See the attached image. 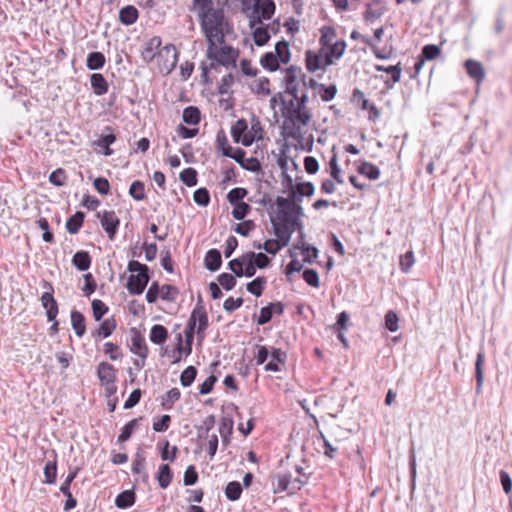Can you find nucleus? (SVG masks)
Here are the masks:
<instances>
[{"label": "nucleus", "instance_id": "f257e3e1", "mask_svg": "<svg viewBox=\"0 0 512 512\" xmlns=\"http://www.w3.org/2000/svg\"><path fill=\"white\" fill-rule=\"evenodd\" d=\"M202 31L207 39L206 56L211 60L209 66L202 64V77L206 78L210 69H216L218 65L225 67H235L236 59L239 56L238 50L231 46H219L224 44L225 35L223 32V22L221 20V13L217 11H210L204 14L203 18H199Z\"/></svg>", "mask_w": 512, "mask_h": 512}, {"label": "nucleus", "instance_id": "f03ea898", "mask_svg": "<svg viewBox=\"0 0 512 512\" xmlns=\"http://www.w3.org/2000/svg\"><path fill=\"white\" fill-rule=\"evenodd\" d=\"M281 115L283 122L281 134L285 139H293L299 145L305 140V128L313 118L310 109L294 105V100L282 101Z\"/></svg>", "mask_w": 512, "mask_h": 512}, {"label": "nucleus", "instance_id": "7ed1b4c3", "mask_svg": "<svg viewBox=\"0 0 512 512\" xmlns=\"http://www.w3.org/2000/svg\"><path fill=\"white\" fill-rule=\"evenodd\" d=\"M244 4H252L253 11L249 16V25L254 28L262 23V19H270L275 12L273 0H243Z\"/></svg>", "mask_w": 512, "mask_h": 512}, {"label": "nucleus", "instance_id": "20e7f679", "mask_svg": "<svg viewBox=\"0 0 512 512\" xmlns=\"http://www.w3.org/2000/svg\"><path fill=\"white\" fill-rule=\"evenodd\" d=\"M178 51L173 44H167L162 47L155 58L159 71L164 74H170L177 65Z\"/></svg>", "mask_w": 512, "mask_h": 512}, {"label": "nucleus", "instance_id": "39448f33", "mask_svg": "<svg viewBox=\"0 0 512 512\" xmlns=\"http://www.w3.org/2000/svg\"><path fill=\"white\" fill-rule=\"evenodd\" d=\"M332 64L333 59L328 55L325 48H321L316 53L311 50L306 52V67L310 72H316L317 70L324 72L326 68Z\"/></svg>", "mask_w": 512, "mask_h": 512}, {"label": "nucleus", "instance_id": "423d86ee", "mask_svg": "<svg viewBox=\"0 0 512 512\" xmlns=\"http://www.w3.org/2000/svg\"><path fill=\"white\" fill-rule=\"evenodd\" d=\"M271 224L274 234L279 239L282 246L289 244L291 236L295 231V225H298V230H301V221L297 218L289 222H278L277 219H271Z\"/></svg>", "mask_w": 512, "mask_h": 512}, {"label": "nucleus", "instance_id": "0eeeda50", "mask_svg": "<svg viewBox=\"0 0 512 512\" xmlns=\"http://www.w3.org/2000/svg\"><path fill=\"white\" fill-rule=\"evenodd\" d=\"M97 375L104 386L108 396L114 394L117 390L115 385L116 382V370L108 362H101L97 367Z\"/></svg>", "mask_w": 512, "mask_h": 512}, {"label": "nucleus", "instance_id": "6e6552de", "mask_svg": "<svg viewBox=\"0 0 512 512\" xmlns=\"http://www.w3.org/2000/svg\"><path fill=\"white\" fill-rule=\"evenodd\" d=\"M42 286L46 291L42 294L40 301L43 308L46 310L47 320L52 321L57 317L59 312L58 303L53 295L54 288L53 285L46 280L43 281Z\"/></svg>", "mask_w": 512, "mask_h": 512}, {"label": "nucleus", "instance_id": "1a4fd4ad", "mask_svg": "<svg viewBox=\"0 0 512 512\" xmlns=\"http://www.w3.org/2000/svg\"><path fill=\"white\" fill-rule=\"evenodd\" d=\"M227 4V0H193L192 9L197 13L198 18H203L204 14L210 11L221 13V20H224L223 7Z\"/></svg>", "mask_w": 512, "mask_h": 512}, {"label": "nucleus", "instance_id": "9d476101", "mask_svg": "<svg viewBox=\"0 0 512 512\" xmlns=\"http://www.w3.org/2000/svg\"><path fill=\"white\" fill-rule=\"evenodd\" d=\"M299 78H301L303 85L306 86V76L302 74L301 68L296 66H290L285 70L284 83L286 85V92L292 97H296L297 91L299 90Z\"/></svg>", "mask_w": 512, "mask_h": 512}, {"label": "nucleus", "instance_id": "9b49d317", "mask_svg": "<svg viewBox=\"0 0 512 512\" xmlns=\"http://www.w3.org/2000/svg\"><path fill=\"white\" fill-rule=\"evenodd\" d=\"M248 129V125L245 119H239L236 123L231 127V135L233 140L236 143L241 142L244 146H250L254 138L250 134H247L246 131Z\"/></svg>", "mask_w": 512, "mask_h": 512}, {"label": "nucleus", "instance_id": "f8f14e48", "mask_svg": "<svg viewBox=\"0 0 512 512\" xmlns=\"http://www.w3.org/2000/svg\"><path fill=\"white\" fill-rule=\"evenodd\" d=\"M149 274H131L127 280V290L131 295H140L149 282Z\"/></svg>", "mask_w": 512, "mask_h": 512}, {"label": "nucleus", "instance_id": "ddd939ff", "mask_svg": "<svg viewBox=\"0 0 512 512\" xmlns=\"http://www.w3.org/2000/svg\"><path fill=\"white\" fill-rule=\"evenodd\" d=\"M161 45L162 39L159 36H154L149 39L141 51V56L144 62L151 63L154 61L160 49L162 48Z\"/></svg>", "mask_w": 512, "mask_h": 512}, {"label": "nucleus", "instance_id": "4468645a", "mask_svg": "<svg viewBox=\"0 0 512 512\" xmlns=\"http://www.w3.org/2000/svg\"><path fill=\"white\" fill-rule=\"evenodd\" d=\"M131 333L132 337L130 351L140 358L146 359L148 356V347L145 338L136 328H132Z\"/></svg>", "mask_w": 512, "mask_h": 512}, {"label": "nucleus", "instance_id": "2eb2a0df", "mask_svg": "<svg viewBox=\"0 0 512 512\" xmlns=\"http://www.w3.org/2000/svg\"><path fill=\"white\" fill-rule=\"evenodd\" d=\"M120 224L119 218L114 211H104L101 217V226L112 240Z\"/></svg>", "mask_w": 512, "mask_h": 512}, {"label": "nucleus", "instance_id": "dca6fc26", "mask_svg": "<svg viewBox=\"0 0 512 512\" xmlns=\"http://www.w3.org/2000/svg\"><path fill=\"white\" fill-rule=\"evenodd\" d=\"M465 68L467 74L474 79L478 84L483 81L485 71L482 64L478 61L469 59L465 61Z\"/></svg>", "mask_w": 512, "mask_h": 512}, {"label": "nucleus", "instance_id": "f3484780", "mask_svg": "<svg viewBox=\"0 0 512 512\" xmlns=\"http://www.w3.org/2000/svg\"><path fill=\"white\" fill-rule=\"evenodd\" d=\"M116 320L114 318L105 319L99 327L92 332V336L94 338H107L109 337L113 331L116 329Z\"/></svg>", "mask_w": 512, "mask_h": 512}, {"label": "nucleus", "instance_id": "a211bd4d", "mask_svg": "<svg viewBox=\"0 0 512 512\" xmlns=\"http://www.w3.org/2000/svg\"><path fill=\"white\" fill-rule=\"evenodd\" d=\"M139 17V13L136 7L127 5L119 11V20L124 25L134 24Z\"/></svg>", "mask_w": 512, "mask_h": 512}, {"label": "nucleus", "instance_id": "6ab92c4d", "mask_svg": "<svg viewBox=\"0 0 512 512\" xmlns=\"http://www.w3.org/2000/svg\"><path fill=\"white\" fill-rule=\"evenodd\" d=\"M205 267L210 271H217L222 264L221 253L217 249H210L204 259Z\"/></svg>", "mask_w": 512, "mask_h": 512}, {"label": "nucleus", "instance_id": "aec40b11", "mask_svg": "<svg viewBox=\"0 0 512 512\" xmlns=\"http://www.w3.org/2000/svg\"><path fill=\"white\" fill-rule=\"evenodd\" d=\"M93 92L98 95H104L108 92V83L104 76L100 73H94L90 77Z\"/></svg>", "mask_w": 512, "mask_h": 512}, {"label": "nucleus", "instance_id": "412c9836", "mask_svg": "<svg viewBox=\"0 0 512 512\" xmlns=\"http://www.w3.org/2000/svg\"><path fill=\"white\" fill-rule=\"evenodd\" d=\"M485 361L484 352L481 350L477 353V358L475 362V377H476V393L479 394L481 392L482 384L484 381L483 375V364Z\"/></svg>", "mask_w": 512, "mask_h": 512}, {"label": "nucleus", "instance_id": "4be33fe9", "mask_svg": "<svg viewBox=\"0 0 512 512\" xmlns=\"http://www.w3.org/2000/svg\"><path fill=\"white\" fill-rule=\"evenodd\" d=\"M71 324L78 337H82L86 332L85 318L83 314L77 310L71 312Z\"/></svg>", "mask_w": 512, "mask_h": 512}, {"label": "nucleus", "instance_id": "5701e85b", "mask_svg": "<svg viewBox=\"0 0 512 512\" xmlns=\"http://www.w3.org/2000/svg\"><path fill=\"white\" fill-rule=\"evenodd\" d=\"M73 265L80 271H86L90 268L91 257L87 251H78L72 258Z\"/></svg>", "mask_w": 512, "mask_h": 512}, {"label": "nucleus", "instance_id": "b1692460", "mask_svg": "<svg viewBox=\"0 0 512 512\" xmlns=\"http://www.w3.org/2000/svg\"><path fill=\"white\" fill-rule=\"evenodd\" d=\"M173 474L168 464H162L159 466V470L156 474V479L159 486L163 489L167 488L172 482Z\"/></svg>", "mask_w": 512, "mask_h": 512}, {"label": "nucleus", "instance_id": "393cba45", "mask_svg": "<svg viewBox=\"0 0 512 512\" xmlns=\"http://www.w3.org/2000/svg\"><path fill=\"white\" fill-rule=\"evenodd\" d=\"M85 214L81 211L76 212L66 221V229L70 234H76L83 225Z\"/></svg>", "mask_w": 512, "mask_h": 512}, {"label": "nucleus", "instance_id": "a878e982", "mask_svg": "<svg viewBox=\"0 0 512 512\" xmlns=\"http://www.w3.org/2000/svg\"><path fill=\"white\" fill-rule=\"evenodd\" d=\"M193 313H194L197 323H198L197 333L198 334L204 333V331L208 327V316H207V312H206L204 306L198 304L194 308Z\"/></svg>", "mask_w": 512, "mask_h": 512}, {"label": "nucleus", "instance_id": "bb28decb", "mask_svg": "<svg viewBox=\"0 0 512 512\" xmlns=\"http://www.w3.org/2000/svg\"><path fill=\"white\" fill-rule=\"evenodd\" d=\"M168 338L167 329L160 324L152 326L150 330V341L154 344H163Z\"/></svg>", "mask_w": 512, "mask_h": 512}, {"label": "nucleus", "instance_id": "cd10ccee", "mask_svg": "<svg viewBox=\"0 0 512 512\" xmlns=\"http://www.w3.org/2000/svg\"><path fill=\"white\" fill-rule=\"evenodd\" d=\"M135 502V493L131 490L121 492L115 499L118 508L126 509L131 507Z\"/></svg>", "mask_w": 512, "mask_h": 512}, {"label": "nucleus", "instance_id": "c85d7f7f", "mask_svg": "<svg viewBox=\"0 0 512 512\" xmlns=\"http://www.w3.org/2000/svg\"><path fill=\"white\" fill-rule=\"evenodd\" d=\"M357 171L361 175H365L370 180H377L380 176V170L377 166L370 162H363L358 166Z\"/></svg>", "mask_w": 512, "mask_h": 512}, {"label": "nucleus", "instance_id": "c756f323", "mask_svg": "<svg viewBox=\"0 0 512 512\" xmlns=\"http://www.w3.org/2000/svg\"><path fill=\"white\" fill-rule=\"evenodd\" d=\"M272 361L265 365L266 371L278 372L280 370L278 363H284L286 354L280 349H273L271 352Z\"/></svg>", "mask_w": 512, "mask_h": 512}, {"label": "nucleus", "instance_id": "7c9ffc66", "mask_svg": "<svg viewBox=\"0 0 512 512\" xmlns=\"http://www.w3.org/2000/svg\"><path fill=\"white\" fill-rule=\"evenodd\" d=\"M105 64V56L101 52H91L87 56L86 65L89 70H99Z\"/></svg>", "mask_w": 512, "mask_h": 512}, {"label": "nucleus", "instance_id": "2f4dec72", "mask_svg": "<svg viewBox=\"0 0 512 512\" xmlns=\"http://www.w3.org/2000/svg\"><path fill=\"white\" fill-rule=\"evenodd\" d=\"M182 119L188 125H197L200 122V110L195 106H188L183 110Z\"/></svg>", "mask_w": 512, "mask_h": 512}, {"label": "nucleus", "instance_id": "473e14b6", "mask_svg": "<svg viewBox=\"0 0 512 512\" xmlns=\"http://www.w3.org/2000/svg\"><path fill=\"white\" fill-rule=\"evenodd\" d=\"M267 283V280L265 277H257L253 281L249 282L246 285L247 291L251 294L255 295L256 297H259L262 295V292L265 288V285Z\"/></svg>", "mask_w": 512, "mask_h": 512}, {"label": "nucleus", "instance_id": "72a5a7b5", "mask_svg": "<svg viewBox=\"0 0 512 512\" xmlns=\"http://www.w3.org/2000/svg\"><path fill=\"white\" fill-rule=\"evenodd\" d=\"M279 61L274 53L268 52L262 56L260 63L263 68L269 71H276L279 68Z\"/></svg>", "mask_w": 512, "mask_h": 512}, {"label": "nucleus", "instance_id": "f704fd0d", "mask_svg": "<svg viewBox=\"0 0 512 512\" xmlns=\"http://www.w3.org/2000/svg\"><path fill=\"white\" fill-rule=\"evenodd\" d=\"M181 393L178 388L170 389L163 397L161 405L165 409H171L176 401L180 399Z\"/></svg>", "mask_w": 512, "mask_h": 512}, {"label": "nucleus", "instance_id": "c9c22d12", "mask_svg": "<svg viewBox=\"0 0 512 512\" xmlns=\"http://www.w3.org/2000/svg\"><path fill=\"white\" fill-rule=\"evenodd\" d=\"M320 31V44L322 45V48L326 49L329 45L333 43V40L336 37V31L331 26H323Z\"/></svg>", "mask_w": 512, "mask_h": 512}, {"label": "nucleus", "instance_id": "e433bc0d", "mask_svg": "<svg viewBox=\"0 0 512 512\" xmlns=\"http://www.w3.org/2000/svg\"><path fill=\"white\" fill-rule=\"evenodd\" d=\"M57 476V462L56 460L48 461L44 467V483L54 484Z\"/></svg>", "mask_w": 512, "mask_h": 512}, {"label": "nucleus", "instance_id": "4c0bfd02", "mask_svg": "<svg viewBox=\"0 0 512 512\" xmlns=\"http://www.w3.org/2000/svg\"><path fill=\"white\" fill-rule=\"evenodd\" d=\"M179 295V290L177 287L170 285V284H164L161 286L160 290V297L162 300L174 302Z\"/></svg>", "mask_w": 512, "mask_h": 512}, {"label": "nucleus", "instance_id": "58836bf2", "mask_svg": "<svg viewBox=\"0 0 512 512\" xmlns=\"http://www.w3.org/2000/svg\"><path fill=\"white\" fill-rule=\"evenodd\" d=\"M129 195L136 201L145 199V186L142 181H134L129 188Z\"/></svg>", "mask_w": 512, "mask_h": 512}, {"label": "nucleus", "instance_id": "ea45409f", "mask_svg": "<svg viewBox=\"0 0 512 512\" xmlns=\"http://www.w3.org/2000/svg\"><path fill=\"white\" fill-rule=\"evenodd\" d=\"M242 493L241 484L237 481L229 482L225 488V495L230 501H236Z\"/></svg>", "mask_w": 512, "mask_h": 512}, {"label": "nucleus", "instance_id": "a19ab883", "mask_svg": "<svg viewBox=\"0 0 512 512\" xmlns=\"http://www.w3.org/2000/svg\"><path fill=\"white\" fill-rule=\"evenodd\" d=\"M243 257H244V267H243V272L244 273V276L246 277H252L255 275L256 273V265H255V261L253 259L254 257V252H247L245 254H243Z\"/></svg>", "mask_w": 512, "mask_h": 512}, {"label": "nucleus", "instance_id": "79ce46f5", "mask_svg": "<svg viewBox=\"0 0 512 512\" xmlns=\"http://www.w3.org/2000/svg\"><path fill=\"white\" fill-rule=\"evenodd\" d=\"M345 49H346V43L344 40L336 41L335 43H332L331 45H329L326 48L327 53L331 57V59L340 58L343 55V53L345 52Z\"/></svg>", "mask_w": 512, "mask_h": 512}, {"label": "nucleus", "instance_id": "37998d69", "mask_svg": "<svg viewBox=\"0 0 512 512\" xmlns=\"http://www.w3.org/2000/svg\"><path fill=\"white\" fill-rule=\"evenodd\" d=\"M248 194V191L242 187H236L229 191L227 194V200L231 205L241 203Z\"/></svg>", "mask_w": 512, "mask_h": 512}, {"label": "nucleus", "instance_id": "c03bdc74", "mask_svg": "<svg viewBox=\"0 0 512 512\" xmlns=\"http://www.w3.org/2000/svg\"><path fill=\"white\" fill-rule=\"evenodd\" d=\"M275 52L277 58L282 63H287L290 60V51H289V45L286 41H280L275 45Z\"/></svg>", "mask_w": 512, "mask_h": 512}, {"label": "nucleus", "instance_id": "a18cd8bd", "mask_svg": "<svg viewBox=\"0 0 512 512\" xmlns=\"http://www.w3.org/2000/svg\"><path fill=\"white\" fill-rule=\"evenodd\" d=\"M375 69L377 71H383L391 75V79L393 83L399 82L401 78V72L402 69L400 67V64L392 65V66H382V65H376Z\"/></svg>", "mask_w": 512, "mask_h": 512}, {"label": "nucleus", "instance_id": "49530a36", "mask_svg": "<svg viewBox=\"0 0 512 512\" xmlns=\"http://www.w3.org/2000/svg\"><path fill=\"white\" fill-rule=\"evenodd\" d=\"M180 180L188 187L197 184V172L194 168H186L180 173Z\"/></svg>", "mask_w": 512, "mask_h": 512}, {"label": "nucleus", "instance_id": "de8ad7c7", "mask_svg": "<svg viewBox=\"0 0 512 512\" xmlns=\"http://www.w3.org/2000/svg\"><path fill=\"white\" fill-rule=\"evenodd\" d=\"M197 370L194 366H188L180 375V382L183 387H189L195 380Z\"/></svg>", "mask_w": 512, "mask_h": 512}, {"label": "nucleus", "instance_id": "09e8293b", "mask_svg": "<svg viewBox=\"0 0 512 512\" xmlns=\"http://www.w3.org/2000/svg\"><path fill=\"white\" fill-rule=\"evenodd\" d=\"M329 166H330V175H331V177L338 184H342L343 183V179H342V176H341V168L338 165L337 154L335 152H333V155H332V157H331V159L329 161Z\"/></svg>", "mask_w": 512, "mask_h": 512}, {"label": "nucleus", "instance_id": "8fccbe9b", "mask_svg": "<svg viewBox=\"0 0 512 512\" xmlns=\"http://www.w3.org/2000/svg\"><path fill=\"white\" fill-rule=\"evenodd\" d=\"M253 39L257 46L265 45L270 39L267 27L255 28V30L253 31Z\"/></svg>", "mask_w": 512, "mask_h": 512}, {"label": "nucleus", "instance_id": "3c124183", "mask_svg": "<svg viewBox=\"0 0 512 512\" xmlns=\"http://www.w3.org/2000/svg\"><path fill=\"white\" fill-rule=\"evenodd\" d=\"M441 54V49L434 44L425 45L422 48L420 56L426 60H433Z\"/></svg>", "mask_w": 512, "mask_h": 512}, {"label": "nucleus", "instance_id": "603ef678", "mask_svg": "<svg viewBox=\"0 0 512 512\" xmlns=\"http://www.w3.org/2000/svg\"><path fill=\"white\" fill-rule=\"evenodd\" d=\"M233 206L232 215L236 220L244 219L251 211V206L245 202L237 203Z\"/></svg>", "mask_w": 512, "mask_h": 512}, {"label": "nucleus", "instance_id": "864d4df0", "mask_svg": "<svg viewBox=\"0 0 512 512\" xmlns=\"http://www.w3.org/2000/svg\"><path fill=\"white\" fill-rule=\"evenodd\" d=\"M138 421L139 419L137 418L132 419L123 427L120 435L118 436L119 442H125L131 437L134 429L138 426Z\"/></svg>", "mask_w": 512, "mask_h": 512}, {"label": "nucleus", "instance_id": "5fc2aeb1", "mask_svg": "<svg viewBox=\"0 0 512 512\" xmlns=\"http://www.w3.org/2000/svg\"><path fill=\"white\" fill-rule=\"evenodd\" d=\"M233 430V420L229 417H223L220 421L219 425V433L223 438V441H227L229 435H231Z\"/></svg>", "mask_w": 512, "mask_h": 512}, {"label": "nucleus", "instance_id": "6e6d98bb", "mask_svg": "<svg viewBox=\"0 0 512 512\" xmlns=\"http://www.w3.org/2000/svg\"><path fill=\"white\" fill-rule=\"evenodd\" d=\"M235 277V275L229 273H222L217 277V280L225 290L229 291L236 286L237 281Z\"/></svg>", "mask_w": 512, "mask_h": 512}, {"label": "nucleus", "instance_id": "4d7b16f0", "mask_svg": "<svg viewBox=\"0 0 512 512\" xmlns=\"http://www.w3.org/2000/svg\"><path fill=\"white\" fill-rule=\"evenodd\" d=\"M195 203L200 206L206 207L210 202V194L206 188H199L193 194Z\"/></svg>", "mask_w": 512, "mask_h": 512}, {"label": "nucleus", "instance_id": "13d9d810", "mask_svg": "<svg viewBox=\"0 0 512 512\" xmlns=\"http://www.w3.org/2000/svg\"><path fill=\"white\" fill-rule=\"evenodd\" d=\"M258 249H261L263 248L266 252H268L269 254H276L282 246L281 242L279 241V239L277 238L276 239H268L264 242L263 245L261 244H258L256 246Z\"/></svg>", "mask_w": 512, "mask_h": 512}, {"label": "nucleus", "instance_id": "bf43d9fd", "mask_svg": "<svg viewBox=\"0 0 512 512\" xmlns=\"http://www.w3.org/2000/svg\"><path fill=\"white\" fill-rule=\"evenodd\" d=\"M93 316L96 321H100L104 314L108 311V307L99 299L92 301Z\"/></svg>", "mask_w": 512, "mask_h": 512}, {"label": "nucleus", "instance_id": "052dcab7", "mask_svg": "<svg viewBox=\"0 0 512 512\" xmlns=\"http://www.w3.org/2000/svg\"><path fill=\"white\" fill-rule=\"evenodd\" d=\"M244 257L243 255H241L239 258H235V259H232L229 263H228V267L229 269L233 272V274L236 276V277H242L244 276V273L243 272V267H244Z\"/></svg>", "mask_w": 512, "mask_h": 512}, {"label": "nucleus", "instance_id": "680f3d73", "mask_svg": "<svg viewBox=\"0 0 512 512\" xmlns=\"http://www.w3.org/2000/svg\"><path fill=\"white\" fill-rule=\"evenodd\" d=\"M104 353L109 356L112 361L119 359L122 356V352L118 345L107 342L103 346Z\"/></svg>", "mask_w": 512, "mask_h": 512}, {"label": "nucleus", "instance_id": "e2e57ef3", "mask_svg": "<svg viewBox=\"0 0 512 512\" xmlns=\"http://www.w3.org/2000/svg\"><path fill=\"white\" fill-rule=\"evenodd\" d=\"M49 181L57 187H62L66 181L65 171L62 168L54 170L49 175Z\"/></svg>", "mask_w": 512, "mask_h": 512}, {"label": "nucleus", "instance_id": "0e129e2a", "mask_svg": "<svg viewBox=\"0 0 512 512\" xmlns=\"http://www.w3.org/2000/svg\"><path fill=\"white\" fill-rule=\"evenodd\" d=\"M116 140V136L114 134L103 135L99 140V146L103 148V154L109 156L113 153L112 149L109 146L114 143Z\"/></svg>", "mask_w": 512, "mask_h": 512}, {"label": "nucleus", "instance_id": "69168bd1", "mask_svg": "<svg viewBox=\"0 0 512 512\" xmlns=\"http://www.w3.org/2000/svg\"><path fill=\"white\" fill-rule=\"evenodd\" d=\"M398 321H399V318L397 316V314L394 312V311H388L385 315V327L391 331V332H395L398 330L399 326H398Z\"/></svg>", "mask_w": 512, "mask_h": 512}, {"label": "nucleus", "instance_id": "338daca9", "mask_svg": "<svg viewBox=\"0 0 512 512\" xmlns=\"http://www.w3.org/2000/svg\"><path fill=\"white\" fill-rule=\"evenodd\" d=\"M303 279L305 280V282L312 286V287H319V275L317 273L316 270L314 269H306L304 272H303Z\"/></svg>", "mask_w": 512, "mask_h": 512}, {"label": "nucleus", "instance_id": "774afa93", "mask_svg": "<svg viewBox=\"0 0 512 512\" xmlns=\"http://www.w3.org/2000/svg\"><path fill=\"white\" fill-rule=\"evenodd\" d=\"M414 254L412 251L406 252L400 257V269L402 272L407 273L414 264Z\"/></svg>", "mask_w": 512, "mask_h": 512}]
</instances>
